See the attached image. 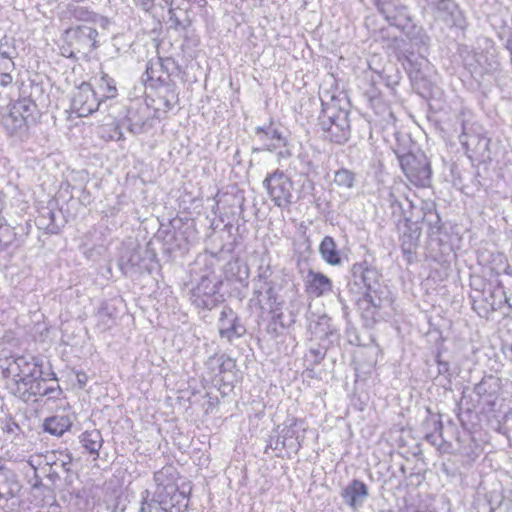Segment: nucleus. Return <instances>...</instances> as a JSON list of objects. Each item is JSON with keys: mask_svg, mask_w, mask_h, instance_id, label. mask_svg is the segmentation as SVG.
Wrapping results in <instances>:
<instances>
[{"mask_svg": "<svg viewBox=\"0 0 512 512\" xmlns=\"http://www.w3.org/2000/svg\"><path fill=\"white\" fill-rule=\"evenodd\" d=\"M0 369L5 379L6 388L11 394L24 402L32 398L59 393L55 374L45 377L42 361L32 355L0 354Z\"/></svg>", "mask_w": 512, "mask_h": 512, "instance_id": "1", "label": "nucleus"}, {"mask_svg": "<svg viewBox=\"0 0 512 512\" xmlns=\"http://www.w3.org/2000/svg\"><path fill=\"white\" fill-rule=\"evenodd\" d=\"M381 278L380 271L366 260L351 266L347 287L351 293L362 295L358 305L368 319H375L377 311L389 302L390 292Z\"/></svg>", "mask_w": 512, "mask_h": 512, "instance_id": "2", "label": "nucleus"}, {"mask_svg": "<svg viewBox=\"0 0 512 512\" xmlns=\"http://www.w3.org/2000/svg\"><path fill=\"white\" fill-rule=\"evenodd\" d=\"M154 482L156 489L152 498H148L149 492L146 490L139 512H187L189 498L169 478L168 469L155 472Z\"/></svg>", "mask_w": 512, "mask_h": 512, "instance_id": "3", "label": "nucleus"}, {"mask_svg": "<svg viewBox=\"0 0 512 512\" xmlns=\"http://www.w3.org/2000/svg\"><path fill=\"white\" fill-rule=\"evenodd\" d=\"M379 12L391 26L400 29L409 39L417 54H427L430 37L422 27L416 26L409 15L408 8L400 0H373Z\"/></svg>", "mask_w": 512, "mask_h": 512, "instance_id": "4", "label": "nucleus"}, {"mask_svg": "<svg viewBox=\"0 0 512 512\" xmlns=\"http://www.w3.org/2000/svg\"><path fill=\"white\" fill-rule=\"evenodd\" d=\"M319 116V125L324 137L336 144L346 143L351 135L349 111L337 107L335 104L324 106Z\"/></svg>", "mask_w": 512, "mask_h": 512, "instance_id": "5", "label": "nucleus"}, {"mask_svg": "<svg viewBox=\"0 0 512 512\" xmlns=\"http://www.w3.org/2000/svg\"><path fill=\"white\" fill-rule=\"evenodd\" d=\"M96 28L83 24L69 27L64 32L67 47H63V55L69 58L87 56L100 46Z\"/></svg>", "mask_w": 512, "mask_h": 512, "instance_id": "6", "label": "nucleus"}, {"mask_svg": "<svg viewBox=\"0 0 512 512\" xmlns=\"http://www.w3.org/2000/svg\"><path fill=\"white\" fill-rule=\"evenodd\" d=\"M397 158L400 167L408 180L416 186L427 187L431 183L432 168L428 157L422 152H405L401 144H397Z\"/></svg>", "mask_w": 512, "mask_h": 512, "instance_id": "7", "label": "nucleus"}, {"mask_svg": "<svg viewBox=\"0 0 512 512\" xmlns=\"http://www.w3.org/2000/svg\"><path fill=\"white\" fill-rule=\"evenodd\" d=\"M221 282L214 275L202 276L191 290L190 301L196 308L211 310L223 301L219 293Z\"/></svg>", "mask_w": 512, "mask_h": 512, "instance_id": "8", "label": "nucleus"}, {"mask_svg": "<svg viewBox=\"0 0 512 512\" xmlns=\"http://www.w3.org/2000/svg\"><path fill=\"white\" fill-rule=\"evenodd\" d=\"M263 186L271 200L279 208H287L292 203L293 183L291 179L280 170L266 176Z\"/></svg>", "mask_w": 512, "mask_h": 512, "instance_id": "9", "label": "nucleus"}, {"mask_svg": "<svg viewBox=\"0 0 512 512\" xmlns=\"http://www.w3.org/2000/svg\"><path fill=\"white\" fill-rule=\"evenodd\" d=\"M395 48L399 49L400 55L405 57V68L410 78L414 81L429 82L433 73V67L426 57V54H417L414 50L402 48L405 44L403 39H394Z\"/></svg>", "mask_w": 512, "mask_h": 512, "instance_id": "10", "label": "nucleus"}, {"mask_svg": "<svg viewBox=\"0 0 512 512\" xmlns=\"http://www.w3.org/2000/svg\"><path fill=\"white\" fill-rule=\"evenodd\" d=\"M459 141L469 154V157L479 161L490 159V139L480 133L472 131L465 123L462 124V133L459 136Z\"/></svg>", "mask_w": 512, "mask_h": 512, "instance_id": "11", "label": "nucleus"}, {"mask_svg": "<svg viewBox=\"0 0 512 512\" xmlns=\"http://www.w3.org/2000/svg\"><path fill=\"white\" fill-rule=\"evenodd\" d=\"M100 103L91 84L83 82L73 92L71 109L79 117H87L98 110Z\"/></svg>", "mask_w": 512, "mask_h": 512, "instance_id": "12", "label": "nucleus"}, {"mask_svg": "<svg viewBox=\"0 0 512 512\" xmlns=\"http://www.w3.org/2000/svg\"><path fill=\"white\" fill-rule=\"evenodd\" d=\"M218 330L221 339L232 343L235 339L242 337L246 333L245 326L240 322L239 317L232 308L224 306L219 319Z\"/></svg>", "mask_w": 512, "mask_h": 512, "instance_id": "13", "label": "nucleus"}, {"mask_svg": "<svg viewBox=\"0 0 512 512\" xmlns=\"http://www.w3.org/2000/svg\"><path fill=\"white\" fill-rule=\"evenodd\" d=\"M282 285L279 281L265 283L254 286V295L257 296L258 303L266 302L269 309L273 313L281 311L284 300L279 294Z\"/></svg>", "mask_w": 512, "mask_h": 512, "instance_id": "14", "label": "nucleus"}, {"mask_svg": "<svg viewBox=\"0 0 512 512\" xmlns=\"http://www.w3.org/2000/svg\"><path fill=\"white\" fill-rule=\"evenodd\" d=\"M368 496L369 490L367 485L358 479L352 480L341 491V497L344 503L353 510L362 507Z\"/></svg>", "mask_w": 512, "mask_h": 512, "instance_id": "15", "label": "nucleus"}, {"mask_svg": "<svg viewBox=\"0 0 512 512\" xmlns=\"http://www.w3.org/2000/svg\"><path fill=\"white\" fill-rule=\"evenodd\" d=\"M62 20L100 25H103L107 22L105 17L95 13L89 8L75 4H69L66 6V8L62 11Z\"/></svg>", "mask_w": 512, "mask_h": 512, "instance_id": "16", "label": "nucleus"}, {"mask_svg": "<svg viewBox=\"0 0 512 512\" xmlns=\"http://www.w3.org/2000/svg\"><path fill=\"white\" fill-rule=\"evenodd\" d=\"M24 119L25 117L14 113L13 107L9 105L7 112L1 117V124L10 136L22 139L27 135L30 127Z\"/></svg>", "mask_w": 512, "mask_h": 512, "instance_id": "17", "label": "nucleus"}, {"mask_svg": "<svg viewBox=\"0 0 512 512\" xmlns=\"http://www.w3.org/2000/svg\"><path fill=\"white\" fill-rule=\"evenodd\" d=\"M206 367L214 376L232 373L236 367L235 360L226 354H214L206 361Z\"/></svg>", "mask_w": 512, "mask_h": 512, "instance_id": "18", "label": "nucleus"}, {"mask_svg": "<svg viewBox=\"0 0 512 512\" xmlns=\"http://www.w3.org/2000/svg\"><path fill=\"white\" fill-rule=\"evenodd\" d=\"M422 210V221L428 227L429 235H439L442 230V222L441 217L436 210V204L432 201L423 202Z\"/></svg>", "mask_w": 512, "mask_h": 512, "instance_id": "19", "label": "nucleus"}, {"mask_svg": "<svg viewBox=\"0 0 512 512\" xmlns=\"http://www.w3.org/2000/svg\"><path fill=\"white\" fill-rule=\"evenodd\" d=\"M307 278V290L316 297L322 296L332 290V281L322 273L309 271Z\"/></svg>", "mask_w": 512, "mask_h": 512, "instance_id": "20", "label": "nucleus"}, {"mask_svg": "<svg viewBox=\"0 0 512 512\" xmlns=\"http://www.w3.org/2000/svg\"><path fill=\"white\" fill-rule=\"evenodd\" d=\"M319 253L322 259L329 265L339 266L342 264V257L337 248L335 240L331 236H325L320 245Z\"/></svg>", "mask_w": 512, "mask_h": 512, "instance_id": "21", "label": "nucleus"}, {"mask_svg": "<svg viewBox=\"0 0 512 512\" xmlns=\"http://www.w3.org/2000/svg\"><path fill=\"white\" fill-rule=\"evenodd\" d=\"M14 113L20 114L21 117H25V122L31 126L36 123L38 117L37 105L31 98H20L17 101L10 104Z\"/></svg>", "mask_w": 512, "mask_h": 512, "instance_id": "22", "label": "nucleus"}, {"mask_svg": "<svg viewBox=\"0 0 512 512\" xmlns=\"http://www.w3.org/2000/svg\"><path fill=\"white\" fill-rule=\"evenodd\" d=\"M297 421H294L290 426H286L282 429L281 434L276 440L274 449L278 448L281 444L283 448L288 447L291 449L298 450L301 447V440L296 430Z\"/></svg>", "mask_w": 512, "mask_h": 512, "instance_id": "23", "label": "nucleus"}, {"mask_svg": "<svg viewBox=\"0 0 512 512\" xmlns=\"http://www.w3.org/2000/svg\"><path fill=\"white\" fill-rule=\"evenodd\" d=\"M72 425L67 415H55L45 419L43 427L46 432L54 436H62Z\"/></svg>", "mask_w": 512, "mask_h": 512, "instance_id": "24", "label": "nucleus"}, {"mask_svg": "<svg viewBox=\"0 0 512 512\" xmlns=\"http://www.w3.org/2000/svg\"><path fill=\"white\" fill-rule=\"evenodd\" d=\"M255 134L262 142H264V147L262 149L269 151L276 149L284 140L281 133L277 129H274L271 125L266 128L256 127Z\"/></svg>", "mask_w": 512, "mask_h": 512, "instance_id": "25", "label": "nucleus"}, {"mask_svg": "<svg viewBox=\"0 0 512 512\" xmlns=\"http://www.w3.org/2000/svg\"><path fill=\"white\" fill-rule=\"evenodd\" d=\"M82 446L90 453L98 456L99 450L103 444V438L100 431L94 429L85 431L80 435Z\"/></svg>", "mask_w": 512, "mask_h": 512, "instance_id": "26", "label": "nucleus"}, {"mask_svg": "<svg viewBox=\"0 0 512 512\" xmlns=\"http://www.w3.org/2000/svg\"><path fill=\"white\" fill-rule=\"evenodd\" d=\"M0 485L7 488L6 502L14 498L19 491L17 474L9 468L2 470L0 472Z\"/></svg>", "mask_w": 512, "mask_h": 512, "instance_id": "27", "label": "nucleus"}, {"mask_svg": "<svg viewBox=\"0 0 512 512\" xmlns=\"http://www.w3.org/2000/svg\"><path fill=\"white\" fill-rule=\"evenodd\" d=\"M142 261L140 249L134 247L126 250L120 257L119 266L120 269L127 273L131 268L140 266Z\"/></svg>", "mask_w": 512, "mask_h": 512, "instance_id": "28", "label": "nucleus"}, {"mask_svg": "<svg viewBox=\"0 0 512 512\" xmlns=\"http://www.w3.org/2000/svg\"><path fill=\"white\" fill-rule=\"evenodd\" d=\"M16 40L14 37L4 35L0 38V58L3 60H14L18 57Z\"/></svg>", "mask_w": 512, "mask_h": 512, "instance_id": "29", "label": "nucleus"}, {"mask_svg": "<svg viewBox=\"0 0 512 512\" xmlns=\"http://www.w3.org/2000/svg\"><path fill=\"white\" fill-rule=\"evenodd\" d=\"M276 281H279V278L274 274L270 263H265V260L262 258L261 264L258 267V274L253 280L254 286Z\"/></svg>", "mask_w": 512, "mask_h": 512, "instance_id": "30", "label": "nucleus"}, {"mask_svg": "<svg viewBox=\"0 0 512 512\" xmlns=\"http://www.w3.org/2000/svg\"><path fill=\"white\" fill-rule=\"evenodd\" d=\"M334 183L344 189H352L355 185L356 175L347 168H341L334 174Z\"/></svg>", "mask_w": 512, "mask_h": 512, "instance_id": "31", "label": "nucleus"}, {"mask_svg": "<svg viewBox=\"0 0 512 512\" xmlns=\"http://www.w3.org/2000/svg\"><path fill=\"white\" fill-rule=\"evenodd\" d=\"M98 86L105 98H114L117 95L116 82L106 73H102Z\"/></svg>", "mask_w": 512, "mask_h": 512, "instance_id": "32", "label": "nucleus"}, {"mask_svg": "<svg viewBox=\"0 0 512 512\" xmlns=\"http://www.w3.org/2000/svg\"><path fill=\"white\" fill-rule=\"evenodd\" d=\"M0 428L2 433L7 436V439L11 440L21 432L20 426L10 416L1 421Z\"/></svg>", "mask_w": 512, "mask_h": 512, "instance_id": "33", "label": "nucleus"}, {"mask_svg": "<svg viewBox=\"0 0 512 512\" xmlns=\"http://www.w3.org/2000/svg\"><path fill=\"white\" fill-rule=\"evenodd\" d=\"M418 245V236L414 237L412 234H404L402 237L401 250L404 255L407 256L408 261H410L412 255L415 253V250Z\"/></svg>", "mask_w": 512, "mask_h": 512, "instance_id": "34", "label": "nucleus"}, {"mask_svg": "<svg viewBox=\"0 0 512 512\" xmlns=\"http://www.w3.org/2000/svg\"><path fill=\"white\" fill-rule=\"evenodd\" d=\"M380 196L384 201L389 203L390 207H392L393 209H402V204L399 198L396 196L392 187H383L382 189H380Z\"/></svg>", "mask_w": 512, "mask_h": 512, "instance_id": "35", "label": "nucleus"}, {"mask_svg": "<svg viewBox=\"0 0 512 512\" xmlns=\"http://www.w3.org/2000/svg\"><path fill=\"white\" fill-rule=\"evenodd\" d=\"M128 129L133 134H140L144 131L145 126L147 124V120L143 118H136L135 115L132 114V112H129L128 116Z\"/></svg>", "mask_w": 512, "mask_h": 512, "instance_id": "36", "label": "nucleus"}, {"mask_svg": "<svg viewBox=\"0 0 512 512\" xmlns=\"http://www.w3.org/2000/svg\"><path fill=\"white\" fill-rule=\"evenodd\" d=\"M325 357V351L322 348H310L305 354V361L311 366H315L321 363Z\"/></svg>", "mask_w": 512, "mask_h": 512, "instance_id": "37", "label": "nucleus"}, {"mask_svg": "<svg viewBox=\"0 0 512 512\" xmlns=\"http://www.w3.org/2000/svg\"><path fill=\"white\" fill-rule=\"evenodd\" d=\"M442 429H443V425H442L441 420H439V419L435 420L434 421L435 432L427 434L425 437L426 440L434 446H441V444H442V439H441Z\"/></svg>", "mask_w": 512, "mask_h": 512, "instance_id": "38", "label": "nucleus"}, {"mask_svg": "<svg viewBox=\"0 0 512 512\" xmlns=\"http://www.w3.org/2000/svg\"><path fill=\"white\" fill-rule=\"evenodd\" d=\"M431 5L435 6L439 11L447 14H453L457 8L453 0H427Z\"/></svg>", "mask_w": 512, "mask_h": 512, "instance_id": "39", "label": "nucleus"}, {"mask_svg": "<svg viewBox=\"0 0 512 512\" xmlns=\"http://www.w3.org/2000/svg\"><path fill=\"white\" fill-rule=\"evenodd\" d=\"M234 270H237V281L242 282L243 280L247 279L248 277V269L244 265L239 263V261L229 262L228 263V271L233 272Z\"/></svg>", "mask_w": 512, "mask_h": 512, "instance_id": "40", "label": "nucleus"}, {"mask_svg": "<svg viewBox=\"0 0 512 512\" xmlns=\"http://www.w3.org/2000/svg\"><path fill=\"white\" fill-rule=\"evenodd\" d=\"M168 23L170 24V28L174 30H185L187 25L184 24L176 15L174 8H169L168 10Z\"/></svg>", "mask_w": 512, "mask_h": 512, "instance_id": "41", "label": "nucleus"}, {"mask_svg": "<svg viewBox=\"0 0 512 512\" xmlns=\"http://www.w3.org/2000/svg\"><path fill=\"white\" fill-rule=\"evenodd\" d=\"M62 458H59L55 461V465H60V467L69 474L71 472V464H72V456L70 453L61 454Z\"/></svg>", "mask_w": 512, "mask_h": 512, "instance_id": "42", "label": "nucleus"}, {"mask_svg": "<svg viewBox=\"0 0 512 512\" xmlns=\"http://www.w3.org/2000/svg\"><path fill=\"white\" fill-rule=\"evenodd\" d=\"M50 222L46 225V230L50 234H57L60 230V227L55 224V213L52 210H48L47 212Z\"/></svg>", "mask_w": 512, "mask_h": 512, "instance_id": "43", "label": "nucleus"}, {"mask_svg": "<svg viewBox=\"0 0 512 512\" xmlns=\"http://www.w3.org/2000/svg\"><path fill=\"white\" fill-rule=\"evenodd\" d=\"M16 69L14 60H1L0 61V72H12Z\"/></svg>", "mask_w": 512, "mask_h": 512, "instance_id": "44", "label": "nucleus"}, {"mask_svg": "<svg viewBox=\"0 0 512 512\" xmlns=\"http://www.w3.org/2000/svg\"><path fill=\"white\" fill-rule=\"evenodd\" d=\"M13 82L11 72H0V85L6 87Z\"/></svg>", "mask_w": 512, "mask_h": 512, "instance_id": "45", "label": "nucleus"}, {"mask_svg": "<svg viewBox=\"0 0 512 512\" xmlns=\"http://www.w3.org/2000/svg\"><path fill=\"white\" fill-rule=\"evenodd\" d=\"M76 379H77L79 387L83 388L88 381V376L85 372H77Z\"/></svg>", "mask_w": 512, "mask_h": 512, "instance_id": "46", "label": "nucleus"}, {"mask_svg": "<svg viewBox=\"0 0 512 512\" xmlns=\"http://www.w3.org/2000/svg\"><path fill=\"white\" fill-rule=\"evenodd\" d=\"M31 487L33 490H40L45 487L42 479L37 474H35L33 482H31Z\"/></svg>", "mask_w": 512, "mask_h": 512, "instance_id": "47", "label": "nucleus"}, {"mask_svg": "<svg viewBox=\"0 0 512 512\" xmlns=\"http://www.w3.org/2000/svg\"><path fill=\"white\" fill-rule=\"evenodd\" d=\"M438 363V371L440 374L448 373L449 371V364L445 361L437 360Z\"/></svg>", "mask_w": 512, "mask_h": 512, "instance_id": "48", "label": "nucleus"}, {"mask_svg": "<svg viewBox=\"0 0 512 512\" xmlns=\"http://www.w3.org/2000/svg\"><path fill=\"white\" fill-rule=\"evenodd\" d=\"M143 10L149 11L153 7V0H138Z\"/></svg>", "mask_w": 512, "mask_h": 512, "instance_id": "49", "label": "nucleus"}, {"mask_svg": "<svg viewBox=\"0 0 512 512\" xmlns=\"http://www.w3.org/2000/svg\"><path fill=\"white\" fill-rule=\"evenodd\" d=\"M505 48L509 51L510 53V60H511V63H512V35H510L506 42H505Z\"/></svg>", "mask_w": 512, "mask_h": 512, "instance_id": "50", "label": "nucleus"}, {"mask_svg": "<svg viewBox=\"0 0 512 512\" xmlns=\"http://www.w3.org/2000/svg\"><path fill=\"white\" fill-rule=\"evenodd\" d=\"M474 390L478 395H482L485 392L484 383L477 384Z\"/></svg>", "mask_w": 512, "mask_h": 512, "instance_id": "51", "label": "nucleus"}, {"mask_svg": "<svg viewBox=\"0 0 512 512\" xmlns=\"http://www.w3.org/2000/svg\"><path fill=\"white\" fill-rule=\"evenodd\" d=\"M164 105L168 110L172 109L173 107V104L167 99L164 100Z\"/></svg>", "mask_w": 512, "mask_h": 512, "instance_id": "52", "label": "nucleus"}, {"mask_svg": "<svg viewBox=\"0 0 512 512\" xmlns=\"http://www.w3.org/2000/svg\"><path fill=\"white\" fill-rule=\"evenodd\" d=\"M7 467L4 465L2 459L0 458V472H2V470H5Z\"/></svg>", "mask_w": 512, "mask_h": 512, "instance_id": "53", "label": "nucleus"}, {"mask_svg": "<svg viewBox=\"0 0 512 512\" xmlns=\"http://www.w3.org/2000/svg\"><path fill=\"white\" fill-rule=\"evenodd\" d=\"M49 477H50L51 479H54V478L58 477V475H57V473H56V472H53V473H50V474H49Z\"/></svg>", "mask_w": 512, "mask_h": 512, "instance_id": "54", "label": "nucleus"}, {"mask_svg": "<svg viewBox=\"0 0 512 512\" xmlns=\"http://www.w3.org/2000/svg\"><path fill=\"white\" fill-rule=\"evenodd\" d=\"M167 4H172L173 0H164Z\"/></svg>", "mask_w": 512, "mask_h": 512, "instance_id": "55", "label": "nucleus"}, {"mask_svg": "<svg viewBox=\"0 0 512 512\" xmlns=\"http://www.w3.org/2000/svg\"><path fill=\"white\" fill-rule=\"evenodd\" d=\"M404 141L408 142V143H411V140L409 138L407 139H404Z\"/></svg>", "mask_w": 512, "mask_h": 512, "instance_id": "56", "label": "nucleus"}, {"mask_svg": "<svg viewBox=\"0 0 512 512\" xmlns=\"http://www.w3.org/2000/svg\"><path fill=\"white\" fill-rule=\"evenodd\" d=\"M489 512H494V508L489 507Z\"/></svg>", "mask_w": 512, "mask_h": 512, "instance_id": "57", "label": "nucleus"}, {"mask_svg": "<svg viewBox=\"0 0 512 512\" xmlns=\"http://www.w3.org/2000/svg\"><path fill=\"white\" fill-rule=\"evenodd\" d=\"M0 512H4L3 507H0Z\"/></svg>", "mask_w": 512, "mask_h": 512, "instance_id": "58", "label": "nucleus"}]
</instances>
